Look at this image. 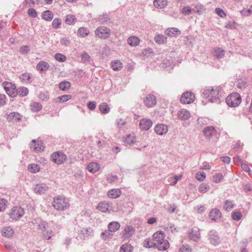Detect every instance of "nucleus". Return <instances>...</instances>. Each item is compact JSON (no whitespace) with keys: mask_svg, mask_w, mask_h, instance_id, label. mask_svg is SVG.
I'll list each match as a JSON object with an SVG mask.
<instances>
[{"mask_svg":"<svg viewBox=\"0 0 252 252\" xmlns=\"http://www.w3.org/2000/svg\"><path fill=\"white\" fill-rule=\"evenodd\" d=\"M165 234L162 231H158L153 235L155 246L159 251H166L169 248V243L165 239Z\"/></svg>","mask_w":252,"mask_h":252,"instance_id":"nucleus-1","label":"nucleus"},{"mask_svg":"<svg viewBox=\"0 0 252 252\" xmlns=\"http://www.w3.org/2000/svg\"><path fill=\"white\" fill-rule=\"evenodd\" d=\"M138 138L133 133L127 134L125 135L123 139L124 145L126 146L131 145L134 143L138 146V149L140 150L146 148L148 144L145 139L142 138L140 141H138Z\"/></svg>","mask_w":252,"mask_h":252,"instance_id":"nucleus-2","label":"nucleus"},{"mask_svg":"<svg viewBox=\"0 0 252 252\" xmlns=\"http://www.w3.org/2000/svg\"><path fill=\"white\" fill-rule=\"evenodd\" d=\"M52 206L57 210L62 211L69 206V199L63 195L54 197Z\"/></svg>","mask_w":252,"mask_h":252,"instance_id":"nucleus-3","label":"nucleus"},{"mask_svg":"<svg viewBox=\"0 0 252 252\" xmlns=\"http://www.w3.org/2000/svg\"><path fill=\"white\" fill-rule=\"evenodd\" d=\"M219 89L218 88H210L204 93V97L208 102H214L219 98Z\"/></svg>","mask_w":252,"mask_h":252,"instance_id":"nucleus-4","label":"nucleus"},{"mask_svg":"<svg viewBox=\"0 0 252 252\" xmlns=\"http://www.w3.org/2000/svg\"><path fill=\"white\" fill-rule=\"evenodd\" d=\"M241 102V97L237 93H233L226 98V103L231 107H236Z\"/></svg>","mask_w":252,"mask_h":252,"instance_id":"nucleus-5","label":"nucleus"},{"mask_svg":"<svg viewBox=\"0 0 252 252\" xmlns=\"http://www.w3.org/2000/svg\"><path fill=\"white\" fill-rule=\"evenodd\" d=\"M51 160L58 164L64 163L67 159L66 155L61 151L53 153L51 157Z\"/></svg>","mask_w":252,"mask_h":252,"instance_id":"nucleus-6","label":"nucleus"},{"mask_svg":"<svg viewBox=\"0 0 252 252\" xmlns=\"http://www.w3.org/2000/svg\"><path fill=\"white\" fill-rule=\"evenodd\" d=\"M95 34L100 38L107 39L111 35L110 30L105 27H100L95 31Z\"/></svg>","mask_w":252,"mask_h":252,"instance_id":"nucleus-7","label":"nucleus"},{"mask_svg":"<svg viewBox=\"0 0 252 252\" xmlns=\"http://www.w3.org/2000/svg\"><path fill=\"white\" fill-rule=\"evenodd\" d=\"M195 99L194 94L190 92H186L182 95L180 101L183 104H190L194 101Z\"/></svg>","mask_w":252,"mask_h":252,"instance_id":"nucleus-8","label":"nucleus"},{"mask_svg":"<svg viewBox=\"0 0 252 252\" xmlns=\"http://www.w3.org/2000/svg\"><path fill=\"white\" fill-rule=\"evenodd\" d=\"M2 86L9 96L12 97H14L16 96V87L14 84H12L10 82H4L2 83Z\"/></svg>","mask_w":252,"mask_h":252,"instance_id":"nucleus-9","label":"nucleus"},{"mask_svg":"<svg viewBox=\"0 0 252 252\" xmlns=\"http://www.w3.org/2000/svg\"><path fill=\"white\" fill-rule=\"evenodd\" d=\"M30 148L34 152H40L43 151L44 147L41 141L32 140L30 144Z\"/></svg>","mask_w":252,"mask_h":252,"instance_id":"nucleus-10","label":"nucleus"},{"mask_svg":"<svg viewBox=\"0 0 252 252\" xmlns=\"http://www.w3.org/2000/svg\"><path fill=\"white\" fill-rule=\"evenodd\" d=\"M97 208L102 212H109L112 209V205L106 201H102L98 204Z\"/></svg>","mask_w":252,"mask_h":252,"instance_id":"nucleus-11","label":"nucleus"},{"mask_svg":"<svg viewBox=\"0 0 252 252\" xmlns=\"http://www.w3.org/2000/svg\"><path fill=\"white\" fill-rule=\"evenodd\" d=\"M189 237L190 240L194 241H198L200 238V230L197 227H194L189 232Z\"/></svg>","mask_w":252,"mask_h":252,"instance_id":"nucleus-12","label":"nucleus"},{"mask_svg":"<svg viewBox=\"0 0 252 252\" xmlns=\"http://www.w3.org/2000/svg\"><path fill=\"white\" fill-rule=\"evenodd\" d=\"M155 131L158 135L165 134L168 131V127L162 124H158L155 126Z\"/></svg>","mask_w":252,"mask_h":252,"instance_id":"nucleus-13","label":"nucleus"},{"mask_svg":"<svg viewBox=\"0 0 252 252\" xmlns=\"http://www.w3.org/2000/svg\"><path fill=\"white\" fill-rule=\"evenodd\" d=\"M153 123L151 120L147 119H142L139 123L140 127L143 130H148L152 126Z\"/></svg>","mask_w":252,"mask_h":252,"instance_id":"nucleus-14","label":"nucleus"},{"mask_svg":"<svg viewBox=\"0 0 252 252\" xmlns=\"http://www.w3.org/2000/svg\"><path fill=\"white\" fill-rule=\"evenodd\" d=\"M177 115L179 119L181 120H188L190 117V114L189 111L185 109L178 111Z\"/></svg>","mask_w":252,"mask_h":252,"instance_id":"nucleus-15","label":"nucleus"},{"mask_svg":"<svg viewBox=\"0 0 252 252\" xmlns=\"http://www.w3.org/2000/svg\"><path fill=\"white\" fill-rule=\"evenodd\" d=\"M42 230L43 237L45 239L49 240L53 235V231L51 229H49L48 227H46L45 225H44L42 228Z\"/></svg>","mask_w":252,"mask_h":252,"instance_id":"nucleus-16","label":"nucleus"},{"mask_svg":"<svg viewBox=\"0 0 252 252\" xmlns=\"http://www.w3.org/2000/svg\"><path fill=\"white\" fill-rule=\"evenodd\" d=\"M164 33L168 36H176L181 34V32L177 28H169L167 29Z\"/></svg>","mask_w":252,"mask_h":252,"instance_id":"nucleus-17","label":"nucleus"},{"mask_svg":"<svg viewBox=\"0 0 252 252\" xmlns=\"http://www.w3.org/2000/svg\"><path fill=\"white\" fill-rule=\"evenodd\" d=\"M157 101L155 96L148 95L144 100L145 104L148 107H152L156 104Z\"/></svg>","mask_w":252,"mask_h":252,"instance_id":"nucleus-18","label":"nucleus"},{"mask_svg":"<svg viewBox=\"0 0 252 252\" xmlns=\"http://www.w3.org/2000/svg\"><path fill=\"white\" fill-rule=\"evenodd\" d=\"M134 232V228L131 226H126L125 228L124 232L123 234V237L124 239L128 238L132 236Z\"/></svg>","mask_w":252,"mask_h":252,"instance_id":"nucleus-19","label":"nucleus"},{"mask_svg":"<svg viewBox=\"0 0 252 252\" xmlns=\"http://www.w3.org/2000/svg\"><path fill=\"white\" fill-rule=\"evenodd\" d=\"M221 216V213L218 209H213L210 212L209 217L212 220H217L219 219Z\"/></svg>","mask_w":252,"mask_h":252,"instance_id":"nucleus-20","label":"nucleus"},{"mask_svg":"<svg viewBox=\"0 0 252 252\" xmlns=\"http://www.w3.org/2000/svg\"><path fill=\"white\" fill-rule=\"evenodd\" d=\"M87 169L90 172L95 173L99 170L100 165L97 162H92L88 165Z\"/></svg>","mask_w":252,"mask_h":252,"instance_id":"nucleus-21","label":"nucleus"},{"mask_svg":"<svg viewBox=\"0 0 252 252\" xmlns=\"http://www.w3.org/2000/svg\"><path fill=\"white\" fill-rule=\"evenodd\" d=\"M49 67V64L45 61L40 62L36 66V69L40 72L45 71L48 69Z\"/></svg>","mask_w":252,"mask_h":252,"instance_id":"nucleus-22","label":"nucleus"},{"mask_svg":"<svg viewBox=\"0 0 252 252\" xmlns=\"http://www.w3.org/2000/svg\"><path fill=\"white\" fill-rule=\"evenodd\" d=\"M121 194V191L119 189H113L108 192V196L111 198H117Z\"/></svg>","mask_w":252,"mask_h":252,"instance_id":"nucleus-23","label":"nucleus"},{"mask_svg":"<svg viewBox=\"0 0 252 252\" xmlns=\"http://www.w3.org/2000/svg\"><path fill=\"white\" fill-rule=\"evenodd\" d=\"M203 132L206 137L210 138L216 133V130L213 126H208L204 128Z\"/></svg>","mask_w":252,"mask_h":252,"instance_id":"nucleus-24","label":"nucleus"},{"mask_svg":"<svg viewBox=\"0 0 252 252\" xmlns=\"http://www.w3.org/2000/svg\"><path fill=\"white\" fill-rule=\"evenodd\" d=\"M54 17L53 13L49 10L43 11L41 14L42 18L46 21H50Z\"/></svg>","mask_w":252,"mask_h":252,"instance_id":"nucleus-25","label":"nucleus"},{"mask_svg":"<svg viewBox=\"0 0 252 252\" xmlns=\"http://www.w3.org/2000/svg\"><path fill=\"white\" fill-rule=\"evenodd\" d=\"M47 187L44 184H37L34 188V190L36 193L42 194L44 193L47 190Z\"/></svg>","mask_w":252,"mask_h":252,"instance_id":"nucleus-26","label":"nucleus"},{"mask_svg":"<svg viewBox=\"0 0 252 252\" xmlns=\"http://www.w3.org/2000/svg\"><path fill=\"white\" fill-rule=\"evenodd\" d=\"M99 109L101 113L106 114L110 111L111 108L107 103L102 102L99 104Z\"/></svg>","mask_w":252,"mask_h":252,"instance_id":"nucleus-27","label":"nucleus"},{"mask_svg":"<svg viewBox=\"0 0 252 252\" xmlns=\"http://www.w3.org/2000/svg\"><path fill=\"white\" fill-rule=\"evenodd\" d=\"M154 39L158 44H163L167 42V38L163 34H158L155 36Z\"/></svg>","mask_w":252,"mask_h":252,"instance_id":"nucleus-28","label":"nucleus"},{"mask_svg":"<svg viewBox=\"0 0 252 252\" xmlns=\"http://www.w3.org/2000/svg\"><path fill=\"white\" fill-rule=\"evenodd\" d=\"M127 43L131 46H136L139 44L140 39L136 36H131L127 39Z\"/></svg>","mask_w":252,"mask_h":252,"instance_id":"nucleus-29","label":"nucleus"},{"mask_svg":"<svg viewBox=\"0 0 252 252\" xmlns=\"http://www.w3.org/2000/svg\"><path fill=\"white\" fill-rule=\"evenodd\" d=\"M14 233V231L10 227H4L1 231L2 235L7 238L13 236Z\"/></svg>","mask_w":252,"mask_h":252,"instance_id":"nucleus-30","label":"nucleus"},{"mask_svg":"<svg viewBox=\"0 0 252 252\" xmlns=\"http://www.w3.org/2000/svg\"><path fill=\"white\" fill-rule=\"evenodd\" d=\"M120 224L117 221H113L110 222L108 225L109 231L113 232H116L120 228Z\"/></svg>","mask_w":252,"mask_h":252,"instance_id":"nucleus-31","label":"nucleus"},{"mask_svg":"<svg viewBox=\"0 0 252 252\" xmlns=\"http://www.w3.org/2000/svg\"><path fill=\"white\" fill-rule=\"evenodd\" d=\"M77 21L75 16L72 14H68L65 17L64 22L67 25H73Z\"/></svg>","mask_w":252,"mask_h":252,"instance_id":"nucleus-32","label":"nucleus"},{"mask_svg":"<svg viewBox=\"0 0 252 252\" xmlns=\"http://www.w3.org/2000/svg\"><path fill=\"white\" fill-rule=\"evenodd\" d=\"M167 4L166 0H155L154 1V5L158 8H163Z\"/></svg>","mask_w":252,"mask_h":252,"instance_id":"nucleus-33","label":"nucleus"},{"mask_svg":"<svg viewBox=\"0 0 252 252\" xmlns=\"http://www.w3.org/2000/svg\"><path fill=\"white\" fill-rule=\"evenodd\" d=\"M111 66L114 70H120L123 68V64L121 61L116 60L111 62Z\"/></svg>","mask_w":252,"mask_h":252,"instance_id":"nucleus-34","label":"nucleus"},{"mask_svg":"<svg viewBox=\"0 0 252 252\" xmlns=\"http://www.w3.org/2000/svg\"><path fill=\"white\" fill-rule=\"evenodd\" d=\"M19 78L23 83H27L31 81L32 76L29 73H25L22 74Z\"/></svg>","mask_w":252,"mask_h":252,"instance_id":"nucleus-35","label":"nucleus"},{"mask_svg":"<svg viewBox=\"0 0 252 252\" xmlns=\"http://www.w3.org/2000/svg\"><path fill=\"white\" fill-rule=\"evenodd\" d=\"M28 169L29 172L32 173H36L39 171L40 168L39 165L35 163H32L28 165Z\"/></svg>","mask_w":252,"mask_h":252,"instance_id":"nucleus-36","label":"nucleus"},{"mask_svg":"<svg viewBox=\"0 0 252 252\" xmlns=\"http://www.w3.org/2000/svg\"><path fill=\"white\" fill-rule=\"evenodd\" d=\"M225 55V51L220 48L215 49L214 51V55L218 59L223 58Z\"/></svg>","mask_w":252,"mask_h":252,"instance_id":"nucleus-37","label":"nucleus"},{"mask_svg":"<svg viewBox=\"0 0 252 252\" xmlns=\"http://www.w3.org/2000/svg\"><path fill=\"white\" fill-rule=\"evenodd\" d=\"M90 33L89 31L84 27L80 28L77 31V35L78 36L84 37L88 35Z\"/></svg>","mask_w":252,"mask_h":252,"instance_id":"nucleus-38","label":"nucleus"},{"mask_svg":"<svg viewBox=\"0 0 252 252\" xmlns=\"http://www.w3.org/2000/svg\"><path fill=\"white\" fill-rule=\"evenodd\" d=\"M71 86V83L68 81H63L59 84V88L62 91H67Z\"/></svg>","mask_w":252,"mask_h":252,"instance_id":"nucleus-39","label":"nucleus"},{"mask_svg":"<svg viewBox=\"0 0 252 252\" xmlns=\"http://www.w3.org/2000/svg\"><path fill=\"white\" fill-rule=\"evenodd\" d=\"M210 189L209 185L207 183H202L200 185L198 188V190L202 193H206Z\"/></svg>","mask_w":252,"mask_h":252,"instance_id":"nucleus-40","label":"nucleus"},{"mask_svg":"<svg viewBox=\"0 0 252 252\" xmlns=\"http://www.w3.org/2000/svg\"><path fill=\"white\" fill-rule=\"evenodd\" d=\"M132 251V247L131 245L125 244L123 245L120 250V252H131Z\"/></svg>","mask_w":252,"mask_h":252,"instance_id":"nucleus-41","label":"nucleus"},{"mask_svg":"<svg viewBox=\"0 0 252 252\" xmlns=\"http://www.w3.org/2000/svg\"><path fill=\"white\" fill-rule=\"evenodd\" d=\"M28 93L29 90L26 87H20L17 90V94L21 96H26Z\"/></svg>","mask_w":252,"mask_h":252,"instance_id":"nucleus-42","label":"nucleus"},{"mask_svg":"<svg viewBox=\"0 0 252 252\" xmlns=\"http://www.w3.org/2000/svg\"><path fill=\"white\" fill-rule=\"evenodd\" d=\"M223 178V176L222 173H218L215 174L212 177V181L214 183H218L220 182Z\"/></svg>","mask_w":252,"mask_h":252,"instance_id":"nucleus-43","label":"nucleus"},{"mask_svg":"<svg viewBox=\"0 0 252 252\" xmlns=\"http://www.w3.org/2000/svg\"><path fill=\"white\" fill-rule=\"evenodd\" d=\"M42 105L38 102H33L31 105V109L33 112H38L42 109Z\"/></svg>","mask_w":252,"mask_h":252,"instance_id":"nucleus-44","label":"nucleus"},{"mask_svg":"<svg viewBox=\"0 0 252 252\" xmlns=\"http://www.w3.org/2000/svg\"><path fill=\"white\" fill-rule=\"evenodd\" d=\"M144 246L146 248H152L155 246V241L149 238L146 239L143 243Z\"/></svg>","mask_w":252,"mask_h":252,"instance_id":"nucleus-45","label":"nucleus"},{"mask_svg":"<svg viewBox=\"0 0 252 252\" xmlns=\"http://www.w3.org/2000/svg\"><path fill=\"white\" fill-rule=\"evenodd\" d=\"M54 58L59 62H64L66 60L65 56L61 53L56 54L54 56Z\"/></svg>","mask_w":252,"mask_h":252,"instance_id":"nucleus-46","label":"nucleus"},{"mask_svg":"<svg viewBox=\"0 0 252 252\" xmlns=\"http://www.w3.org/2000/svg\"><path fill=\"white\" fill-rule=\"evenodd\" d=\"M61 20L58 18H55L52 22V27L53 29H57L61 27Z\"/></svg>","mask_w":252,"mask_h":252,"instance_id":"nucleus-47","label":"nucleus"},{"mask_svg":"<svg viewBox=\"0 0 252 252\" xmlns=\"http://www.w3.org/2000/svg\"><path fill=\"white\" fill-rule=\"evenodd\" d=\"M195 177L198 181H203L206 179V175L205 172L199 171L196 174Z\"/></svg>","mask_w":252,"mask_h":252,"instance_id":"nucleus-48","label":"nucleus"},{"mask_svg":"<svg viewBox=\"0 0 252 252\" xmlns=\"http://www.w3.org/2000/svg\"><path fill=\"white\" fill-rule=\"evenodd\" d=\"M192 249L188 245H183L179 249L178 252H191Z\"/></svg>","mask_w":252,"mask_h":252,"instance_id":"nucleus-49","label":"nucleus"},{"mask_svg":"<svg viewBox=\"0 0 252 252\" xmlns=\"http://www.w3.org/2000/svg\"><path fill=\"white\" fill-rule=\"evenodd\" d=\"M71 98L72 96L71 95L65 94L59 96L58 97V99L60 101L64 102L70 100V99H71Z\"/></svg>","mask_w":252,"mask_h":252,"instance_id":"nucleus-50","label":"nucleus"},{"mask_svg":"<svg viewBox=\"0 0 252 252\" xmlns=\"http://www.w3.org/2000/svg\"><path fill=\"white\" fill-rule=\"evenodd\" d=\"M242 215L240 212H235L232 215L233 220L238 221L241 219Z\"/></svg>","mask_w":252,"mask_h":252,"instance_id":"nucleus-51","label":"nucleus"},{"mask_svg":"<svg viewBox=\"0 0 252 252\" xmlns=\"http://www.w3.org/2000/svg\"><path fill=\"white\" fill-rule=\"evenodd\" d=\"M225 27L230 29H235L237 28V23L234 21H229L225 25Z\"/></svg>","mask_w":252,"mask_h":252,"instance_id":"nucleus-52","label":"nucleus"},{"mask_svg":"<svg viewBox=\"0 0 252 252\" xmlns=\"http://www.w3.org/2000/svg\"><path fill=\"white\" fill-rule=\"evenodd\" d=\"M234 207L233 204L230 201H226L225 205L224 206V208L225 210L227 211H229L231 209H232Z\"/></svg>","mask_w":252,"mask_h":252,"instance_id":"nucleus-53","label":"nucleus"},{"mask_svg":"<svg viewBox=\"0 0 252 252\" xmlns=\"http://www.w3.org/2000/svg\"><path fill=\"white\" fill-rule=\"evenodd\" d=\"M192 9L189 6H185L182 9V13L184 15H189L191 13Z\"/></svg>","mask_w":252,"mask_h":252,"instance_id":"nucleus-54","label":"nucleus"},{"mask_svg":"<svg viewBox=\"0 0 252 252\" xmlns=\"http://www.w3.org/2000/svg\"><path fill=\"white\" fill-rule=\"evenodd\" d=\"M6 200L4 199H0V212L4 211L6 206Z\"/></svg>","mask_w":252,"mask_h":252,"instance_id":"nucleus-55","label":"nucleus"},{"mask_svg":"<svg viewBox=\"0 0 252 252\" xmlns=\"http://www.w3.org/2000/svg\"><path fill=\"white\" fill-rule=\"evenodd\" d=\"M91 59V57L87 52H84L81 55V60L83 62H89Z\"/></svg>","mask_w":252,"mask_h":252,"instance_id":"nucleus-56","label":"nucleus"},{"mask_svg":"<svg viewBox=\"0 0 252 252\" xmlns=\"http://www.w3.org/2000/svg\"><path fill=\"white\" fill-rule=\"evenodd\" d=\"M28 14L32 18L37 17V14L36 10L34 8H29L28 10Z\"/></svg>","mask_w":252,"mask_h":252,"instance_id":"nucleus-57","label":"nucleus"},{"mask_svg":"<svg viewBox=\"0 0 252 252\" xmlns=\"http://www.w3.org/2000/svg\"><path fill=\"white\" fill-rule=\"evenodd\" d=\"M203 9V6L199 3H198L195 6V8L192 9V11L195 13H199Z\"/></svg>","mask_w":252,"mask_h":252,"instance_id":"nucleus-58","label":"nucleus"},{"mask_svg":"<svg viewBox=\"0 0 252 252\" xmlns=\"http://www.w3.org/2000/svg\"><path fill=\"white\" fill-rule=\"evenodd\" d=\"M112 236V234L107 231H105L101 233V238L103 240H106Z\"/></svg>","mask_w":252,"mask_h":252,"instance_id":"nucleus-59","label":"nucleus"},{"mask_svg":"<svg viewBox=\"0 0 252 252\" xmlns=\"http://www.w3.org/2000/svg\"><path fill=\"white\" fill-rule=\"evenodd\" d=\"M30 49L29 46L28 45H24L21 47L20 49V52L21 53L23 54H27L29 52Z\"/></svg>","mask_w":252,"mask_h":252,"instance_id":"nucleus-60","label":"nucleus"},{"mask_svg":"<svg viewBox=\"0 0 252 252\" xmlns=\"http://www.w3.org/2000/svg\"><path fill=\"white\" fill-rule=\"evenodd\" d=\"M216 12L217 13V14L220 16V17H224L226 16V14L225 12L223 11V10L220 8H216Z\"/></svg>","mask_w":252,"mask_h":252,"instance_id":"nucleus-61","label":"nucleus"},{"mask_svg":"<svg viewBox=\"0 0 252 252\" xmlns=\"http://www.w3.org/2000/svg\"><path fill=\"white\" fill-rule=\"evenodd\" d=\"M117 179V176H113L112 175H109L107 176V181L110 183L114 182Z\"/></svg>","mask_w":252,"mask_h":252,"instance_id":"nucleus-62","label":"nucleus"},{"mask_svg":"<svg viewBox=\"0 0 252 252\" xmlns=\"http://www.w3.org/2000/svg\"><path fill=\"white\" fill-rule=\"evenodd\" d=\"M210 241H211V243L212 244L216 245L219 243V238L218 236H214L210 238Z\"/></svg>","mask_w":252,"mask_h":252,"instance_id":"nucleus-63","label":"nucleus"},{"mask_svg":"<svg viewBox=\"0 0 252 252\" xmlns=\"http://www.w3.org/2000/svg\"><path fill=\"white\" fill-rule=\"evenodd\" d=\"M6 103V96L4 94H0V106Z\"/></svg>","mask_w":252,"mask_h":252,"instance_id":"nucleus-64","label":"nucleus"}]
</instances>
